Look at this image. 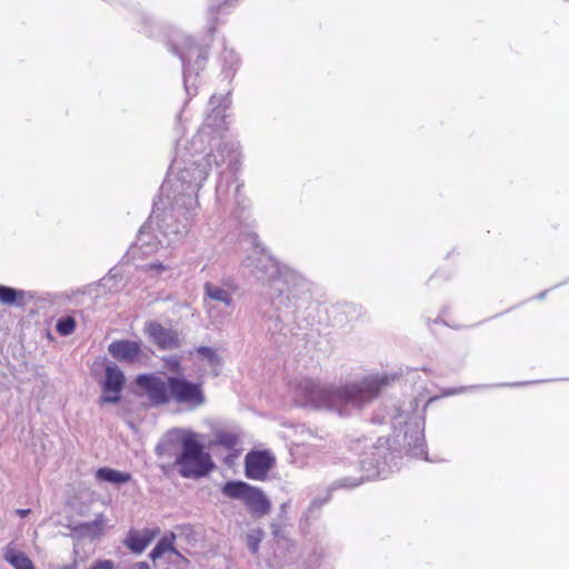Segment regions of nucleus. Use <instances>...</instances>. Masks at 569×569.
I'll use <instances>...</instances> for the list:
<instances>
[{
	"instance_id": "10",
	"label": "nucleus",
	"mask_w": 569,
	"mask_h": 569,
	"mask_svg": "<svg viewBox=\"0 0 569 569\" xmlns=\"http://www.w3.org/2000/svg\"><path fill=\"white\" fill-rule=\"evenodd\" d=\"M168 387L171 398L188 409H197L206 403L202 385L192 382L183 377H168Z\"/></svg>"
},
{
	"instance_id": "21",
	"label": "nucleus",
	"mask_w": 569,
	"mask_h": 569,
	"mask_svg": "<svg viewBox=\"0 0 569 569\" xmlns=\"http://www.w3.org/2000/svg\"><path fill=\"white\" fill-rule=\"evenodd\" d=\"M176 540V535L173 532H169L164 535L158 543L154 546V548L150 552V558L152 560H157L161 558L166 552L172 551L177 553L173 543Z\"/></svg>"
},
{
	"instance_id": "23",
	"label": "nucleus",
	"mask_w": 569,
	"mask_h": 569,
	"mask_svg": "<svg viewBox=\"0 0 569 569\" xmlns=\"http://www.w3.org/2000/svg\"><path fill=\"white\" fill-rule=\"evenodd\" d=\"M24 291L18 290L11 287H7L0 284V302L3 305L12 306L18 302V300H23Z\"/></svg>"
},
{
	"instance_id": "24",
	"label": "nucleus",
	"mask_w": 569,
	"mask_h": 569,
	"mask_svg": "<svg viewBox=\"0 0 569 569\" xmlns=\"http://www.w3.org/2000/svg\"><path fill=\"white\" fill-rule=\"evenodd\" d=\"M214 443L229 450L234 449L239 443V435L233 431H218Z\"/></svg>"
},
{
	"instance_id": "3",
	"label": "nucleus",
	"mask_w": 569,
	"mask_h": 569,
	"mask_svg": "<svg viewBox=\"0 0 569 569\" xmlns=\"http://www.w3.org/2000/svg\"><path fill=\"white\" fill-rule=\"evenodd\" d=\"M395 379L396 375L375 373L347 383H333L300 377L291 382L290 390L298 406L349 417L369 405Z\"/></svg>"
},
{
	"instance_id": "14",
	"label": "nucleus",
	"mask_w": 569,
	"mask_h": 569,
	"mask_svg": "<svg viewBox=\"0 0 569 569\" xmlns=\"http://www.w3.org/2000/svg\"><path fill=\"white\" fill-rule=\"evenodd\" d=\"M144 331L160 349H173L179 346L177 331L166 328L159 322H148Z\"/></svg>"
},
{
	"instance_id": "29",
	"label": "nucleus",
	"mask_w": 569,
	"mask_h": 569,
	"mask_svg": "<svg viewBox=\"0 0 569 569\" xmlns=\"http://www.w3.org/2000/svg\"><path fill=\"white\" fill-rule=\"evenodd\" d=\"M221 59L223 61L224 69L232 70L239 63L238 54L232 49L224 48Z\"/></svg>"
},
{
	"instance_id": "13",
	"label": "nucleus",
	"mask_w": 569,
	"mask_h": 569,
	"mask_svg": "<svg viewBox=\"0 0 569 569\" xmlns=\"http://www.w3.org/2000/svg\"><path fill=\"white\" fill-rule=\"evenodd\" d=\"M124 385L123 372L117 366L106 368V379L103 382V393L101 402L116 403L120 399V392Z\"/></svg>"
},
{
	"instance_id": "25",
	"label": "nucleus",
	"mask_w": 569,
	"mask_h": 569,
	"mask_svg": "<svg viewBox=\"0 0 569 569\" xmlns=\"http://www.w3.org/2000/svg\"><path fill=\"white\" fill-rule=\"evenodd\" d=\"M238 244L240 247L244 248H254L258 249L260 247V240L256 231L249 228V226H246L243 229H241L239 234V241Z\"/></svg>"
},
{
	"instance_id": "1",
	"label": "nucleus",
	"mask_w": 569,
	"mask_h": 569,
	"mask_svg": "<svg viewBox=\"0 0 569 569\" xmlns=\"http://www.w3.org/2000/svg\"><path fill=\"white\" fill-rule=\"evenodd\" d=\"M229 106L228 94H212L202 127L190 142L179 139L176 143L174 161L179 154L184 153L186 159L196 162L190 173L198 168L208 171L214 163L219 180L216 187L217 201L221 204L232 203L233 214L241 219L249 209V200L242 192L243 182L239 179L241 154L233 143L222 141L227 130L226 110Z\"/></svg>"
},
{
	"instance_id": "17",
	"label": "nucleus",
	"mask_w": 569,
	"mask_h": 569,
	"mask_svg": "<svg viewBox=\"0 0 569 569\" xmlns=\"http://www.w3.org/2000/svg\"><path fill=\"white\" fill-rule=\"evenodd\" d=\"M187 432H183L179 429H173L168 431L161 440L158 442L156 447V453L158 457H177V451L179 447L181 448V440L183 435Z\"/></svg>"
},
{
	"instance_id": "28",
	"label": "nucleus",
	"mask_w": 569,
	"mask_h": 569,
	"mask_svg": "<svg viewBox=\"0 0 569 569\" xmlns=\"http://www.w3.org/2000/svg\"><path fill=\"white\" fill-rule=\"evenodd\" d=\"M262 537L263 532L261 530H252L247 535V546L252 553L256 555L258 552Z\"/></svg>"
},
{
	"instance_id": "22",
	"label": "nucleus",
	"mask_w": 569,
	"mask_h": 569,
	"mask_svg": "<svg viewBox=\"0 0 569 569\" xmlns=\"http://www.w3.org/2000/svg\"><path fill=\"white\" fill-rule=\"evenodd\" d=\"M204 293L211 300L222 302L226 306H230L232 303L231 292L216 284L207 282L204 284Z\"/></svg>"
},
{
	"instance_id": "6",
	"label": "nucleus",
	"mask_w": 569,
	"mask_h": 569,
	"mask_svg": "<svg viewBox=\"0 0 569 569\" xmlns=\"http://www.w3.org/2000/svg\"><path fill=\"white\" fill-rule=\"evenodd\" d=\"M417 401L410 400L391 412L393 442L415 458L428 460L425 442V420L417 413Z\"/></svg>"
},
{
	"instance_id": "32",
	"label": "nucleus",
	"mask_w": 569,
	"mask_h": 569,
	"mask_svg": "<svg viewBox=\"0 0 569 569\" xmlns=\"http://www.w3.org/2000/svg\"><path fill=\"white\" fill-rule=\"evenodd\" d=\"M471 387H462V388H459V389H447L442 392L443 396L448 397V396H453V395H457V393H461V392H465L466 390L470 389Z\"/></svg>"
},
{
	"instance_id": "8",
	"label": "nucleus",
	"mask_w": 569,
	"mask_h": 569,
	"mask_svg": "<svg viewBox=\"0 0 569 569\" xmlns=\"http://www.w3.org/2000/svg\"><path fill=\"white\" fill-rule=\"evenodd\" d=\"M173 465L178 468L179 475L187 479L202 478L214 468L210 453L204 451L193 432L183 435L181 451Z\"/></svg>"
},
{
	"instance_id": "37",
	"label": "nucleus",
	"mask_w": 569,
	"mask_h": 569,
	"mask_svg": "<svg viewBox=\"0 0 569 569\" xmlns=\"http://www.w3.org/2000/svg\"><path fill=\"white\" fill-rule=\"evenodd\" d=\"M220 9V4L218 7H216V4H211V10H219Z\"/></svg>"
},
{
	"instance_id": "34",
	"label": "nucleus",
	"mask_w": 569,
	"mask_h": 569,
	"mask_svg": "<svg viewBox=\"0 0 569 569\" xmlns=\"http://www.w3.org/2000/svg\"><path fill=\"white\" fill-rule=\"evenodd\" d=\"M16 513L19 515L21 518H24L30 513V509H17Z\"/></svg>"
},
{
	"instance_id": "18",
	"label": "nucleus",
	"mask_w": 569,
	"mask_h": 569,
	"mask_svg": "<svg viewBox=\"0 0 569 569\" xmlns=\"http://www.w3.org/2000/svg\"><path fill=\"white\" fill-rule=\"evenodd\" d=\"M2 557L14 569H34L30 558L23 551L17 549L13 542H9L2 549Z\"/></svg>"
},
{
	"instance_id": "19",
	"label": "nucleus",
	"mask_w": 569,
	"mask_h": 569,
	"mask_svg": "<svg viewBox=\"0 0 569 569\" xmlns=\"http://www.w3.org/2000/svg\"><path fill=\"white\" fill-rule=\"evenodd\" d=\"M152 538L153 535L150 530H144L143 532L132 530L128 533L126 545L131 551L141 553L151 542Z\"/></svg>"
},
{
	"instance_id": "15",
	"label": "nucleus",
	"mask_w": 569,
	"mask_h": 569,
	"mask_svg": "<svg viewBox=\"0 0 569 569\" xmlns=\"http://www.w3.org/2000/svg\"><path fill=\"white\" fill-rule=\"evenodd\" d=\"M108 351L118 361L132 362L141 353V345L131 340H116L109 345Z\"/></svg>"
},
{
	"instance_id": "7",
	"label": "nucleus",
	"mask_w": 569,
	"mask_h": 569,
	"mask_svg": "<svg viewBox=\"0 0 569 569\" xmlns=\"http://www.w3.org/2000/svg\"><path fill=\"white\" fill-rule=\"evenodd\" d=\"M169 50L179 57L183 66V82L188 96H192L191 89L196 87L197 76L207 61L208 52L204 47L198 46L193 40L174 31L169 38ZM196 94V91L193 92Z\"/></svg>"
},
{
	"instance_id": "33",
	"label": "nucleus",
	"mask_w": 569,
	"mask_h": 569,
	"mask_svg": "<svg viewBox=\"0 0 569 569\" xmlns=\"http://www.w3.org/2000/svg\"><path fill=\"white\" fill-rule=\"evenodd\" d=\"M131 569H150V567L147 562L141 561L133 565Z\"/></svg>"
},
{
	"instance_id": "11",
	"label": "nucleus",
	"mask_w": 569,
	"mask_h": 569,
	"mask_svg": "<svg viewBox=\"0 0 569 569\" xmlns=\"http://www.w3.org/2000/svg\"><path fill=\"white\" fill-rule=\"evenodd\" d=\"M273 462V457L267 451H251L247 453L244 459L246 477L252 480L264 479Z\"/></svg>"
},
{
	"instance_id": "27",
	"label": "nucleus",
	"mask_w": 569,
	"mask_h": 569,
	"mask_svg": "<svg viewBox=\"0 0 569 569\" xmlns=\"http://www.w3.org/2000/svg\"><path fill=\"white\" fill-rule=\"evenodd\" d=\"M197 353L200 357H202L203 359H206L208 361L209 366H211L213 369H216L217 367L220 366V357L218 356L216 350H213L212 348L199 347L197 349Z\"/></svg>"
},
{
	"instance_id": "2",
	"label": "nucleus",
	"mask_w": 569,
	"mask_h": 569,
	"mask_svg": "<svg viewBox=\"0 0 569 569\" xmlns=\"http://www.w3.org/2000/svg\"><path fill=\"white\" fill-rule=\"evenodd\" d=\"M178 154L170 164L148 222L140 228L129 249H166L180 243L188 234L198 214L197 193L206 180V170L198 168L196 173H190L196 162L186 159L184 153Z\"/></svg>"
},
{
	"instance_id": "4",
	"label": "nucleus",
	"mask_w": 569,
	"mask_h": 569,
	"mask_svg": "<svg viewBox=\"0 0 569 569\" xmlns=\"http://www.w3.org/2000/svg\"><path fill=\"white\" fill-rule=\"evenodd\" d=\"M389 441L387 438H378L376 442H370L369 439L363 438L352 445L351 449L359 456L358 462L363 472L362 476L338 479L327 488V495L323 498L312 499L300 518V526L303 530L309 528L312 520L320 516L321 508L330 500L332 491L339 488L352 489L363 481L388 476L392 467L397 465L395 459L398 457L396 451L391 450Z\"/></svg>"
},
{
	"instance_id": "36",
	"label": "nucleus",
	"mask_w": 569,
	"mask_h": 569,
	"mask_svg": "<svg viewBox=\"0 0 569 569\" xmlns=\"http://www.w3.org/2000/svg\"><path fill=\"white\" fill-rule=\"evenodd\" d=\"M546 296V291L539 293V296L537 297L538 299H542L543 297Z\"/></svg>"
},
{
	"instance_id": "12",
	"label": "nucleus",
	"mask_w": 569,
	"mask_h": 569,
	"mask_svg": "<svg viewBox=\"0 0 569 569\" xmlns=\"http://www.w3.org/2000/svg\"><path fill=\"white\" fill-rule=\"evenodd\" d=\"M137 383L144 388L151 403L154 406L167 405L170 400V392L168 380L164 381L160 378L150 375H140L137 378Z\"/></svg>"
},
{
	"instance_id": "30",
	"label": "nucleus",
	"mask_w": 569,
	"mask_h": 569,
	"mask_svg": "<svg viewBox=\"0 0 569 569\" xmlns=\"http://www.w3.org/2000/svg\"><path fill=\"white\" fill-rule=\"evenodd\" d=\"M87 569H116V567L111 560H98Z\"/></svg>"
},
{
	"instance_id": "31",
	"label": "nucleus",
	"mask_w": 569,
	"mask_h": 569,
	"mask_svg": "<svg viewBox=\"0 0 569 569\" xmlns=\"http://www.w3.org/2000/svg\"><path fill=\"white\" fill-rule=\"evenodd\" d=\"M166 363H167V368L171 371H174V372H180V361L178 358L176 357H171V358H168L166 360Z\"/></svg>"
},
{
	"instance_id": "9",
	"label": "nucleus",
	"mask_w": 569,
	"mask_h": 569,
	"mask_svg": "<svg viewBox=\"0 0 569 569\" xmlns=\"http://www.w3.org/2000/svg\"><path fill=\"white\" fill-rule=\"evenodd\" d=\"M221 492L228 498L242 501L252 517L261 518L271 510V502L264 492L244 481H227Z\"/></svg>"
},
{
	"instance_id": "26",
	"label": "nucleus",
	"mask_w": 569,
	"mask_h": 569,
	"mask_svg": "<svg viewBox=\"0 0 569 569\" xmlns=\"http://www.w3.org/2000/svg\"><path fill=\"white\" fill-rule=\"evenodd\" d=\"M56 329L61 336H70L76 329V320L71 316L62 317L57 321Z\"/></svg>"
},
{
	"instance_id": "35",
	"label": "nucleus",
	"mask_w": 569,
	"mask_h": 569,
	"mask_svg": "<svg viewBox=\"0 0 569 569\" xmlns=\"http://www.w3.org/2000/svg\"><path fill=\"white\" fill-rule=\"evenodd\" d=\"M150 269H156V270H163L164 267L161 264V263H157V264H150Z\"/></svg>"
},
{
	"instance_id": "20",
	"label": "nucleus",
	"mask_w": 569,
	"mask_h": 569,
	"mask_svg": "<svg viewBox=\"0 0 569 569\" xmlns=\"http://www.w3.org/2000/svg\"><path fill=\"white\" fill-rule=\"evenodd\" d=\"M96 478L100 481L121 485L131 479V475L112 468L103 467L96 471Z\"/></svg>"
},
{
	"instance_id": "16",
	"label": "nucleus",
	"mask_w": 569,
	"mask_h": 569,
	"mask_svg": "<svg viewBox=\"0 0 569 569\" xmlns=\"http://www.w3.org/2000/svg\"><path fill=\"white\" fill-rule=\"evenodd\" d=\"M104 527L106 518L103 513H98L92 521L79 522L74 525L72 531L80 538L96 540L103 535Z\"/></svg>"
},
{
	"instance_id": "5",
	"label": "nucleus",
	"mask_w": 569,
	"mask_h": 569,
	"mask_svg": "<svg viewBox=\"0 0 569 569\" xmlns=\"http://www.w3.org/2000/svg\"><path fill=\"white\" fill-rule=\"evenodd\" d=\"M248 261L256 263L252 271L257 277L269 282L274 305L290 308L311 298L312 282L288 264H280L269 251H253Z\"/></svg>"
}]
</instances>
